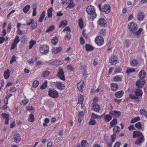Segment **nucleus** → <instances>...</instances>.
<instances>
[{"instance_id":"obj_1","label":"nucleus","mask_w":147,"mask_h":147,"mask_svg":"<svg viewBox=\"0 0 147 147\" xmlns=\"http://www.w3.org/2000/svg\"><path fill=\"white\" fill-rule=\"evenodd\" d=\"M127 27L131 33L135 34L137 38L140 37V34L143 31V29L140 28L137 31L138 27L136 23L131 22L128 24Z\"/></svg>"},{"instance_id":"obj_2","label":"nucleus","mask_w":147,"mask_h":147,"mask_svg":"<svg viewBox=\"0 0 147 147\" xmlns=\"http://www.w3.org/2000/svg\"><path fill=\"white\" fill-rule=\"evenodd\" d=\"M94 102L92 103V106L94 111L98 112L100 110V105L95 102H98V99L97 96H95L93 99Z\"/></svg>"},{"instance_id":"obj_3","label":"nucleus","mask_w":147,"mask_h":147,"mask_svg":"<svg viewBox=\"0 0 147 147\" xmlns=\"http://www.w3.org/2000/svg\"><path fill=\"white\" fill-rule=\"evenodd\" d=\"M87 13L90 15H93V19H94L96 16L95 12V8L93 6L89 5L88 6L86 9Z\"/></svg>"},{"instance_id":"obj_4","label":"nucleus","mask_w":147,"mask_h":147,"mask_svg":"<svg viewBox=\"0 0 147 147\" xmlns=\"http://www.w3.org/2000/svg\"><path fill=\"white\" fill-rule=\"evenodd\" d=\"M49 96L54 98H56L59 97L58 92L54 89L50 88L48 92Z\"/></svg>"},{"instance_id":"obj_5","label":"nucleus","mask_w":147,"mask_h":147,"mask_svg":"<svg viewBox=\"0 0 147 147\" xmlns=\"http://www.w3.org/2000/svg\"><path fill=\"white\" fill-rule=\"evenodd\" d=\"M120 127L117 126L113 128V131L114 133L112 135H111V140L112 142H114L115 140L116 137V133H119L120 131Z\"/></svg>"},{"instance_id":"obj_6","label":"nucleus","mask_w":147,"mask_h":147,"mask_svg":"<svg viewBox=\"0 0 147 147\" xmlns=\"http://www.w3.org/2000/svg\"><path fill=\"white\" fill-rule=\"evenodd\" d=\"M56 76L61 80L64 81L65 80L64 71L62 68H59L57 72Z\"/></svg>"},{"instance_id":"obj_7","label":"nucleus","mask_w":147,"mask_h":147,"mask_svg":"<svg viewBox=\"0 0 147 147\" xmlns=\"http://www.w3.org/2000/svg\"><path fill=\"white\" fill-rule=\"evenodd\" d=\"M102 12H105L106 14L109 13L111 10V8L109 4L107 3L104 5L102 7Z\"/></svg>"},{"instance_id":"obj_8","label":"nucleus","mask_w":147,"mask_h":147,"mask_svg":"<svg viewBox=\"0 0 147 147\" xmlns=\"http://www.w3.org/2000/svg\"><path fill=\"white\" fill-rule=\"evenodd\" d=\"M95 42L98 45H101L104 43V39L102 36H98L96 38Z\"/></svg>"},{"instance_id":"obj_9","label":"nucleus","mask_w":147,"mask_h":147,"mask_svg":"<svg viewBox=\"0 0 147 147\" xmlns=\"http://www.w3.org/2000/svg\"><path fill=\"white\" fill-rule=\"evenodd\" d=\"M54 83H55V87H57L58 89L63 90L65 89V86L64 85H63L60 82L56 81L55 82H53Z\"/></svg>"},{"instance_id":"obj_10","label":"nucleus","mask_w":147,"mask_h":147,"mask_svg":"<svg viewBox=\"0 0 147 147\" xmlns=\"http://www.w3.org/2000/svg\"><path fill=\"white\" fill-rule=\"evenodd\" d=\"M98 23L99 25L101 26L105 27L107 26V22L105 19L103 18H100L98 21Z\"/></svg>"},{"instance_id":"obj_11","label":"nucleus","mask_w":147,"mask_h":147,"mask_svg":"<svg viewBox=\"0 0 147 147\" xmlns=\"http://www.w3.org/2000/svg\"><path fill=\"white\" fill-rule=\"evenodd\" d=\"M113 57H111L109 59V62L111 63V65H114L116 64L118 62L117 60V57L116 56H113Z\"/></svg>"},{"instance_id":"obj_12","label":"nucleus","mask_w":147,"mask_h":147,"mask_svg":"<svg viewBox=\"0 0 147 147\" xmlns=\"http://www.w3.org/2000/svg\"><path fill=\"white\" fill-rule=\"evenodd\" d=\"M145 82V80L140 81L137 80L136 82V85L137 87L139 88H142Z\"/></svg>"},{"instance_id":"obj_13","label":"nucleus","mask_w":147,"mask_h":147,"mask_svg":"<svg viewBox=\"0 0 147 147\" xmlns=\"http://www.w3.org/2000/svg\"><path fill=\"white\" fill-rule=\"evenodd\" d=\"M109 114L114 116V117H119L121 115V113L119 111H117L116 110L110 111L109 112Z\"/></svg>"},{"instance_id":"obj_14","label":"nucleus","mask_w":147,"mask_h":147,"mask_svg":"<svg viewBox=\"0 0 147 147\" xmlns=\"http://www.w3.org/2000/svg\"><path fill=\"white\" fill-rule=\"evenodd\" d=\"M143 136L142 133L139 131H134L133 132V138H134L136 137L141 138V136Z\"/></svg>"},{"instance_id":"obj_15","label":"nucleus","mask_w":147,"mask_h":147,"mask_svg":"<svg viewBox=\"0 0 147 147\" xmlns=\"http://www.w3.org/2000/svg\"><path fill=\"white\" fill-rule=\"evenodd\" d=\"M146 73L144 70H141L139 73V77L141 80L144 79L146 76Z\"/></svg>"},{"instance_id":"obj_16","label":"nucleus","mask_w":147,"mask_h":147,"mask_svg":"<svg viewBox=\"0 0 147 147\" xmlns=\"http://www.w3.org/2000/svg\"><path fill=\"white\" fill-rule=\"evenodd\" d=\"M1 116L3 119H5V123L7 124L9 123V115L6 113H2L1 114Z\"/></svg>"},{"instance_id":"obj_17","label":"nucleus","mask_w":147,"mask_h":147,"mask_svg":"<svg viewBox=\"0 0 147 147\" xmlns=\"http://www.w3.org/2000/svg\"><path fill=\"white\" fill-rule=\"evenodd\" d=\"M145 15L143 12H139L138 15V19L139 21L143 20L144 18Z\"/></svg>"},{"instance_id":"obj_18","label":"nucleus","mask_w":147,"mask_h":147,"mask_svg":"<svg viewBox=\"0 0 147 147\" xmlns=\"http://www.w3.org/2000/svg\"><path fill=\"white\" fill-rule=\"evenodd\" d=\"M80 82L77 83V87L78 89L80 88V89L79 90V91L80 92H83V90L82 88L84 86V81H83L80 84Z\"/></svg>"},{"instance_id":"obj_19","label":"nucleus","mask_w":147,"mask_h":147,"mask_svg":"<svg viewBox=\"0 0 147 147\" xmlns=\"http://www.w3.org/2000/svg\"><path fill=\"white\" fill-rule=\"evenodd\" d=\"M123 90H121L115 93V96L116 98H119L123 96Z\"/></svg>"},{"instance_id":"obj_20","label":"nucleus","mask_w":147,"mask_h":147,"mask_svg":"<svg viewBox=\"0 0 147 147\" xmlns=\"http://www.w3.org/2000/svg\"><path fill=\"white\" fill-rule=\"evenodd\" d=\"M111 85V90L113 91H116L118 89V84L116 83H112Z\"/></svg>"},{"instance_id":"obj_21","label":"nucleus","mask_w":147,"mask_h":147,"mask_svg":"<svg viewBox=\"0 0 147 147\" xmlns=\"http://www.w3.org/2000/svg\"><path fill=\"white\" fill-rule=\"evenodd\" d=\"M135 93L136 96H141L143 93L142 90L140 89L139 88H137L135 91Z\"/></svg>"},{"instance_id":"obj_22","label":"nucleus","mask_w":147,"mask_h":147,"mask_svg":"<svg viewBox=\"0 0 147 147\" xmlns=\"http://www.w3.org/2000/svg\"><path fill=\"white\" fill-rule=\"evenodd\" d=\"M112 118V116L110 114L105 115L104 116V119L107 122H109Z\"/></svg>"},{"instance_id":"obj_23","label":"nucleus","mask_w":147,"mask_h":147,"mask_svg":"<svg viewBox=\"0 0 147 147\" xmlns=\"http://www.w3.org/2000/svg\"><path fill=\"white\" fill-rule=\"evenodd\" d=\"M62 50V48L61 47L53 48L52 49V52L55 54H57Z\"/></svg>"},{"instance_id":"obj_24","label":"nucleus","mask_w":147,"mask_h":147,"mask_svg":"<svg viewBox=\"0 0 147 147\" xmlns=\"http://www.w3.org/2000/svg\"><path fill=\"white\" fill-rule=\"evenodd\" d=\"M20 138L19 134H17L14 135L13 140L16 142H18L20 140Z\"/></svg>"},{"instance_id":"obj_25","label":"nucleus","mask_w":147,"mask_h":147,"mask_svg":"<svg viewBox=\"0 0 147 147\" xmlns=\"http://www.w3.org/2000/svg\"><path fill=\"white\" fill-rule=\"evenodd\" d=\"M85 47L86 50L87 51H91L94 50V47L88 44H86Z\"/></svg>"},{"instance_id":"obj_26","label":"nucleus","mask_w":147,"mask_h":147,"mask_svg":"<svg viewBox=\"0 0 147 147\" xmlns=\"http://www.w3.org/2000/svg\"><path fill=\"white\" fill-rule=\"evenodd\" d=\"M138 62V61L134 59L131 60L130 62V65L133 67H136L137 66Z\"/></svg>"},{"instance_id":"obj_27","label":"nucleus","mask_w":147,"mask_h":147,"mask_svg":"<svg viewBox=\"0 0 147 147\" xmlns=\"http://www.w3.org/2000/svg\"><path fill=\"white\" fill-rule=\"evenodd\" d=\"M46 46L45 45H41L40 48V51L41 53L45 54L46 53Z\"/></svg>"},{"instance_id":"obj_28","label":"nucleus","mask_w":147,"mask_h":147,"mask_svg":"<svg viewBox=\"0 0 147 147\" xmlns=\"http://www.w3.org/2000/svg\"><path fill=\"white\" fill-rule=\"evenodd\" d=\"M67 21L66 20H64L61 22L59 25V28H61L63 26V27H62V28H64L67 25Z\"/></svg>"},{"instance_id":"obj_29","label":"nucleus","mask_w":147,"mask_h":147,"mask_svg":"<svg viewBox=\"0 0 147 147\" xmlns=\"http://www.w3.org/2000/svg\"><path fill=\"white\" fill-rule=\"evenodd\" d=\"M144 136H141V138H139L136 141L135 144H139L142 142V140H144Z\"/></svg>"},{"instance_id":"obj_30","label":"nucleus","mask_w":147,"mask_h":147,"mask_svg":"<svg viewBox=\"0 0 147 147\" xmlns=\"http://www.w3.org/2000/svg\"><path fill=\"white\" fill-rule=\"evenodd\" d=\"M53 11V9L52 7H51L49 9H48L47 10V14L48 17L51 18L53 16L52 12Z\"/></svg>"},{"instance_id":"obj_31","label":"nucleus","mask_w":147,"mask_h":147,"mask_svg":"<svg viewBox=\"0 0 147 147\" xmlns=\"http://www.w3.org/2000/svg\"><path fill=\"white\" fill-rule=\"evenodd\" d=\"M81 145L83 147H89L88 144L86 140H82Z\"/></svg>"},{"instance_id":"obj_32","label":"nucleus","mask_w":147,"mask_h":147,"mask_svg":"<svg viewBox=\"0 0 147 147\" xmlns=\"http://www.w3.org/2000/svg\"><path fill=\"white\" fill-rule=\"evenodd\" d=\"M75 6L74 1H71L70 3H69L68 5L66 7V8H67L69 9L73 8H74Z\"/></svg>"},{"instance_id":"obj_33","label":"nucleus","mask_w":147,"mask_h":147,"mask_svg":"<svg viewBox=\"0 0 147 147\" xmlns=\"http://www.w3.org/2000/svg\"><path fill=\"white\" fill-rule=\"evenodd\" d=\"M30 8V5H27L23 8V11L24 13H26L29 10Z\"/></svg>"},{"instance_id":"obj_34","label":"nucleus","mask_w":147,"mask_h":147,"mask_svg":"<svg viewBox=\"0 0 147 147\" xmlns=\"http://www.w3.org/2000/svg\"><path fill=\"white\" fill-rule=\"evenodd\" d=\"M4 76L6 79H7L9 78V71L8 69L7 71H4Z\"/></svg>"},{"instance_id":"obj_35","label":"nucleus","mask_w":147,"mask_h":147,"mask_svg":"<svg viewBox=\"0 0 147 147\" xmlns=\"http://www.w3.org/2000/svg\"><path fill=\"white\" fill-rule=\"evenodd\" d=\"M78 25L80 29H82L84 27V24L83 20L82 18L79 19L78 21Z\"/></svg>"},{"instance_id":"obj_36","label":"nucleus","mask_w":147,"mask_h":147,"mask_svg":"<svg viewBox=\"0 0 147 147\" xmlns=\"http://www.w3.org/2000/svg\"><path fill=\"white\" fill-rule=\"evenodd\" d=\"M140 112L141 114L144 115L145 117H147V111L145 109H141Z\"/></svg>"},{"instance_id":"obj_37","label":"nucleus","mask_w":147,"mask_h":147,"mask_svg":"<svg viewBox=\"0 0 147 147\" xmlns=\"http://www.w3.org/2000/svg\"><path fill=\"white\" fill-rule=\"evenodd\" d=\"M140 119L139 117H134L131 119L130 122L131 123H135L138 121H140Z\"/></svg>"},{"instance_id":"obj_38","label":"nucleus","mask_w":147,"mask_h":147,"mask_svg":"<svg viewBox=\"0 0 147 147\" xmlns=\"http://www.w3.org/2000/svg\"><path fill=\"white\" fill-rule=\"evenodd\" d=\"M117 123V119L115 118L112 121H111L110 123V124L111 127H113L115 124H116Z\"/></svg>"},{"instance_id":"obj_39","label":"nucleus","mask_w":147,"mask_h":147,"mask_svg":"<svg viewBox=\"0 0 147 147\" xmlns=\"http://www.w3.org/2000/svg\"><path fill=\"white\" fill-rule=\"evenodd\" d=\"M58 42V39L56 36L53 37L51 40V42L53 45H56L57 43Z\"/></svg>"},{"instance_id":"obj_40","label":"nucleus","mask_w":147,"mask_h":147,"mask_svg":"<svg viewBox=\"0 0 147 147\" xmlns=\"http://www.w3.org/2000/svg\"><path fill=\"white\" fill-rule=\"evenodd\" d=\"M45 11H44L41 14L38 21L39 22H42L45 16Z\"/></svg>"},{"instance_id":"obj_41","label":"nucleus","mask_w":147,"mask_h":147,"mask_svg":"<svg viewBox=\"0 0 147 147\" xmlns=\"http://www.w3.org/2000/svg\"><path fill=\"white\" fill-rule=\"evenodd\" d=\"M136 70L135 69L133 68H127L126 71V73H130L133 72H135Z\"/></svg>"},{"instance_id":"obj_42","label":"nucleus","mask_w":147,"mask_h":147,"mask_svg":"<svg viewBox=\"0 0 147 147\" xmlns=\"http://www.w3.org/2000/svg\"><path fill=\"white\" fill-rule=\"evenodd\" d=\"M36 42L35 40H31L29 42L30 46H29V49H31L33 46L35 44Z\"/></svg>"},{"instance_id":"obj_43","label":"nucleus","mask_w":147,"mask_h":147,"mask_svg":"<svg viewBox=\"0 0 147 147\" xmlns=\"http://www.w3.org/2000/svg\"><path fill=\"white\" fill-rule=\"evenodd\" d=\"M114 80L115 81H121L122 80V78L119 76H117L114 77Z\"/></svg>"},{"instance_id":"obj_44","label":"nucleus","mask_w":147,"mask_h":147,"mask_svg":"<svg viewBox=\"0 0 147 147\" xmlns=\"http://www.w3.org/2000/svg\"><path fill=\"white\" fill-rule=\"evenodd\" d=\"M136 127L138 129H141L142 128V125L140 122H138L135 124Z\"/></svg>"},{"instance_id":"obj_45","label":"nucleus","mask_w":147,"mask_h":147,"mask_svg":"<svg viewBox=\"0 0 147 147\" xmlns=\"http://www.w3.org/2000/svg\"><path fill=\"white\" fill-rule=\"evenodd\" d=\"M39 84V82L37 80H34L33 83V86L36 88L38 86Z\"/></svg>"},{"instance_id":"obj_46","label":"nucleus","mask_w":147,"mask_h":147,"mask_svg":"<svg viewBox=\"0 0 147 147\" xmlns=\"http://www.w3.org/2000/svg\"><path fill=\"white\" fill-rule=\"evenodd\" d=\"M96 122L95 120L92 119H90V121L88 122V124L90 125H94L96 124Z\"/></svg>"},{"instance_id":"obj_47","label":"nucleus","mask_w":147,"mask_h":147,"mask_svg":"<svg viewBox=\"0 0 147 147\" xmlns=\"http://www.w3.org/2000/svg\"><path fill=\"white\" fill-rule=\"evenodd\" d=\"M86 67L85 66H82L81 67V69L82 71L83 75L84 76H85L86 74Z\"/></svg>"},{"instance_id":"obj_48","label":"nucleus","mask_w":147,"mask_h":147,"mask_svg":"<svg viewBox=\"0 0 147 147\" xmlns=\"http://www.w3.org/2000/svg\"><path fill=\"white\" fill-rule=\"evenodd\" d=\"M67 69L69 70L73 71L75 70V68L73 66L71 65H68L67 67Z\"/></svg>"},{"instance_id":"obj_49","label":"nucleus","mask_w":147,"mask_h":147,"mask_svg":"<svg viewBox=\"0 0 147 147\" xmlns=\"http://www.w3.org/2000/svg\"><path fill=\"white\" fill-rule=\"evenodd\" d=\"M129 97L130 98L133 99H138L139 98L138 96L133 95V94H129Z\"/></svg>"},{"instance_id":"obj_50","label":"nucleus","mask_w":147,"mask_h":147,"mask_svg":"<svg viewBox=\"0 0 147 147\" xmlns=\"http://www.w3.org/2000/svg\"><path fill=\"white\" fill-rule=\"evenodd\" d=\"M34 115L32 114H30V117L28 119L29 121L31 122H33L34 121Z\"/></svg>"},{"instance_id":"obj_51","label":"nucleus","mask_w":147,"mask_h":147,"mask_svg":"<svg viewBox=\"0 0 147 147\" xmlns=\"http://www.w3.org/2000/svg\"><path fill=\"white\" fill-rule=\"evenodd\" d=\"M130 41L129 40H126L125 41V46L126 48H127L129 46Z\"/></svg>"},{"instance_id":"obj_52","label":"nucleus","mask_w":147,"mask_h":147,"mask_svg":"<svg viewBox=\"0 0 147 147\" xmlns=\"http://www.w3.org/2000/svg\"><path fill=\"white\" fill-rule=\"evenodd\" d=\"M54 28L55 26L53 25H51L48 28L47 30V32H49L50 31H51Z\"/></svg>"},{"instance_id":"obj_53","label":"nucleus","mask_w":147,"mask_h":147,"mask_svg":"<svg viewBox=\"0 0 147 147\" xmlns=\"http://www.w3.org/2000/svg\"><path fill=\"white\" fill-rule=\"evenodd\" d=\"M79 96H78V100L81 102H83L84 100V96L83 95H81L80 94H78Z\"/></svg>"},{"instance_id":"obj_54","label":"nucleus","mask_w":147,"mask_h":147,"mask_svg":"<svg viewBox=\"0 0 147 147\" xmlns=\"http://www.w3.org/2000/svg\"><path fill=\"white\" fill-rule=\"evenodd\" d=\"M69 33H68V32H66V34L65 36V38L68 40H69L71 38V36Z\"/></svg>"},{"instance_id":"obj_55","label":"nucleus","mask_w":147,"mask_h":147,"mask_svg":"<svg viewBox=\"0 0 147 147\" xmlns=\"http://www.w3.org/2000/svg\"><path fill=\"white\" fill-rule=\"evenodd\" d=\"M58 61L56 60L55 61H53L52 62H51L49 63V64L50 65H56V66H57L58 65Z\"/></svg>"},{"instance_id":"obj_56","label":"nucleus","mask_w":147,"mask_h":147,"mask_svg":"<svg viewBox=\"0 0 147 147\" xmlns=\"http://www.w3.org/2000/svg\"><path fill=\"white\" fill-rule=\"evenodd\" d=\"M19 37L18 36H16L15 38V39L14 42L17 44L20 41V40L19 39Z\"/></svg>"},{"instance_id":"obj_57","label":"nucleus","mask_w":147,"mask_h":147,"mask_svg":"<svg viewBox=\"0 0 147 147\" xmlns=\"http://www.w3.org/2000/svg\"><path fill=\"white\" fill-rule=\"evenodd\" d=\"M100 34L103 35H105L106 34V31L105 29H103L100 30Z\"/></svg>"},{"instance_id":"obj_58","label":"nucleus","mask_w":147,"mask_h":147,"mask_svg":"<svg viewBox=\"0 0 147 147\" xmlns=\"http://www.w3.org/2000/svg\"><path fill=\"white\" fill-rule=\"evenodd\" d=\"M128 128L129 131L134 130L136 129L134 126L133 125H131L128 127Z\"/></svg>"},{"instance_id":"obj_59","label":"nucleus","mask_w":147,"mask_h":147,"mask_svg":"<svg viewBox=\"0 0 147 147\" xmlns=\"http://www.w3.org/2000/svg\"><path fill=\"white\" fill-rule=\"evenodd\" d=\"M65 31H67L68 32H69V33L71 32L70 28L69 26H67L65 27L63 30V31L64 32Z\"/></svg>"},{"instance_id":"obj_60","label":"nucleus","mask_w":147,"mask_h":147,"mask_svg":"<svg viewBox=\"0 0 147 147\" xmlns=\"http://www.w3.org/2000/svg\"><path fill=\"white\" fill-rule=\"evenodd\" d=\"M106 142L107 143V145L110 147H111L112 146V144H113V142H112V141L111 142V141H109L107 140L106 141Z\"/></svg>"},{"instance_id":"obj_61","label":"nucleus","mask_w":147,"mask_h":147,"mask_svg":"<svg viewBox=\"0 0 147 147\" xmlns=\"http://www.w3.org/2000/svg\"><path fill=\"white\" fill-rule=\"evenodd\" d=\"M15 58L16 56L14 55L13 56L10 61V63L11 64H12L14 61H16Z\"/></svg>"},{"instance_id":"obj_62","label":"nucleus","mask_w":147,"mask_h":147,"mask_svg":"<svg viewBox=\"0 0 147 147\" xmlns=\"http://www.w3.org/2000/svg\"><path fill=\"white\" fill-rule=\"evenodd\" d=\"M37 23L36 22H32V24L31 27L33 29H35L36 27Z\"/></svg>"},{"instance_id":"obj_63","label":"nucleus","mask_w":147,"mask_h":147,"mask_svg":"<svg viewBox=\"0 0 147 147\" xmlns=\"http://www.w3.org/2000/svg\"><path fill=\"white\" fill-rule=\"evenodd\" d=\"M33 21V19H30L29 21H27L26 25L28 26H30L31 24H32Z\"/></svg>"},{"instance_id":"obj_64","label":"nucleus","mask_w":147,"mask_h":147,"mask_svg":"<svg viewBox=\"0 0 147 147\" xmlns=\"http://www.w3.org/2000/svg\"><path fill=\"white\" fill-rule=\"evenodd\" d=\"M80 43L81 45H83L85 43V41L83 38L81 36L80 38Z\"/></svg>"}]
</instances>
